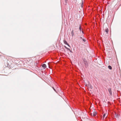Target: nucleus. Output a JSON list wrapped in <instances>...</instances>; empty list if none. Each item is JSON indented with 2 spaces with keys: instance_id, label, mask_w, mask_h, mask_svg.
I'll list each match as a JSON object with an SVG mask.
<instances>
[{
  "instance_id": "obj_18",
  "label": "nucleus",
  "mask_w": 121,
  "mask_h": 121,
  "mask_svg": "<svg viewBox=\"0 0 121 121\" xmlns=\"http://www.w3.org/2000/svg\"><path fill=\"white\" fill-rule=\"evenodd\" d=\"M64 47L66 49H67V48H68L66 46H64Z\"/></svg>"
},
{
  "instance_id": "obj_7",
  "label": "nucleus",
  "mask_w": 121,
  "mask_h": 121,
  "mask_svg": "<svg viewBox=\"0 0 121 121\" xmlns=\"http://www.w3.org/2000/svg\"><path fill=\"white\" fill-rule=\"evenodd\" d=\"M108 69H112V67L110 65H109L108 66Z\"/></svg>"
},
{
  "instance_id": "obj_13",
  "label": "nucleus",
  "mask_w": 121,
  "mask_h": 121,
  "mask_svg": "<svg viewBox=\"0 0 121 121\" xmlns=\"http://www.w3.org/2000/svg\"><path fill=\"white\" fill-rule=\"evenodd\" d=\"M79 30L81 32V27L80 26L79 27Z\"/></svg>"
},
{
  "instance_id": "obj_19",
  "label": "nucleus",
  "mask_w": 121,
  "mask_h": 121,
  "mask_svg": "<svg viewBox=\"0 0 121 121\" xmlns=\"http://www.w3.org/2000/svg\"><path fill=\"white\" fill-rule=\"evenodd\" d=\"M92 88H93V87H92V86H91V89H92Z\"/></svg>"
},
{
  "instance_id": "obj_15",
  "label": "nucleus",
  "mask_w": 121,
  "mask_h": 121,
  "mask_svg": "<svg viewBox=\"0 0 121 121\" xmlns=\"http://www.w3.org/2000/svg\"><path fill=\"white\" fill-rule=\"evenodd\" d=\"M79 38L81 39H83L81 37H79Z\"/></svg>"
},
{
  "instance_id": "obj_22",
  "label": "nucleus",
  "mask_w": 121,
  "mask_h": 121,
  "mask_svg": "<svg viewBox=\"0 0 121 121\" xmlns=\"http://www.w3.org/2000/svg\"><path fill=\"white\" fill-rule=\"evenodd\" d=\"M65 0V2H66V1L67 0Z\"/></svg>"
},
{
  "instance_id": "obj_17",
  "label": "nucleus",
  "mask_w": 121,
  "mask_h": 121,
  "mask_svg": "<svg viewBox=\"0 0 121 121\" xmlns=\"http://www.w3.org/2000/svg\"><path fill=\"white\" fill-rule=\"evenodd\" d=\"M69 51L70 52L72 53H73V52H72V51L71 50Z\"/></svg>"
},
{
  "instance_id": "obj_12",
  "label": "nucleus",
  "mask_w": 121,
  "mask_h": 121,
  "mask_svg": "<svg viewBox=\"0 0 121 121\" xmlns=\"http://www.w3.org/2000/svg\"><path fill=\"white\" fill-rule=\"evenodd\" d=\"M82 40L84 42H86V40L85 39H82Z\"/></svg>"
},
{
  "instance_id": "obj_16",
  "label": "nucleus",
  "mask_w": 121,
  "mask_h": 121,
  "mask_svg": "<svg viewBox=\"0 0 121 121\" xmlns=\"http://www.w3.org/2000/svg\"><path fill=\"white\" fill-rule=\"evenodd\" d=\"M67 49L68 50H69V51L70 50V49H69V48H67Z\"/></svg>"
},
{
  "instance_id": "obj_21",
  "label": "nucleus",
  "mask_w": 121,
  "mask_h": 121,
  "mask_svg": "<svg viewBox=\"0 0 121 121\" xmlns=\"http://www.w3.org/2000/svg\"><path fill=\"white\" fill-rule=\"evenodd\" d=\"M82 32L83 34H84V32L83 31H82Z\"/></svg>"
},
{
  "instance_id": "obj_14",
  "label": "nucleus",
  "mask_w": 121,
  "mask_h": 121,
  "mask_svg": "<svg viewBox=\"0 0 121 121\" xmlns=\"http://www.w3.org/2000/svg\"><path fill=\"white\" fill-rule=\"evenodd\" d=\"M52 88H53V89L56 92V90L53 87H52Z\"/></svg>"
},
{
  "instance_id": "obj_6",
  "label": "nucleus",
  "mask_w": 121,
  "mask_h": 121,
  "mask_svg": "<svg viewBox=\"0 0 121 121\" xmlns=\"http://www.w3.org/2000/svg\"><path fill=\"white\" fill-rule=\"evenodd\" d=\"M96 113L95 112H94L93 113V116H95L96 115Z\"/></svg>"
},
{
  "instance_id": "obj_8",
  "label": "nucleus",
  "mask_w": 121,
  "mask_h": 121,
  "mask_svg": "<svg viewBox=\"0 0 121 121\" xmlns=\"http://www.w3.org/2000/svg\"><path fill=\"white\" fill-rule=\"evenodd\" d=\"M119 116L116 113H115V117H116V118H118L119 117Z\"/></svg>"
},
{
  "instance_id": "obj_3",
  "label": "nucleus",
  "mask_w": 121,
  "mask_h": 121,
  "mask_svg": "<svg viewBox=\"0 0 121 121\" xmlns=\"http://www.w3.org/2000/svg\"><path fill=\"white\" fill-rule=\"evenodd\" d=\"M63 42L64 43L66 44L68 46L70 47V46L69 45L68 43L65 40H63Z\"/></svg>"
},
{
  "instance_id": "obj_9",
  "label": "nucleus",
  "mask_w": 121,
  "mask_h": 121,
  "mask_svg": "<svg viewBox=\"0 0 121 121\" xmlns=\"http://www.w3.org/2000/svg\"><path fill=\"white\" fill-rule=\"evenodd\" d=\"M83 1L82 0V4L81 5V7L82 8L83 7Z\"/></svg>"
},
{
  "instance_id": "obj_11",
  "label": "nucleus",
  "mask_w": 121,
  "mask_h": 121,
  "mask_svg": "<svg viewBox=\"0 0 121 121\" xmlns=\"http://www.w3.org/2000/svg\"><path fill=\"white\" fill-rule=\"evenodd\" d=\"M71 34H74V33H73V30L72 31H71Z\"/></svg>"
},
{
  "instance_id": "obj_1",
  "label": "nucleus",
  "mask_w": 121,
  "mask_h": 121,
  "mask_svg": "<svg viewBox=\"0 0 121 121\" xmlns=\"http://www.w3.org/2000/svg\"><path fill=\"white\" fill-rule=\"evenodd\" d=\"M82 60L83 62V63L85 65L86 67L87 68L88 67V65L86 60L85 58H82Z\"/></svg>"
},
{
  "instance_id": "obj_20",
  "label": "nucleus",
  "mask_w": 121,
  "mask_h": 121,
  "mask_svg": "<svg viewBox=\"0 0 121 121\" xmlns=\"http://www.w3.org/2000/svg\"><path fill=\"white\" fill-rule=\"evenodd\" d=\"M71 35H72V37H73V35H74V34H71Z\"/></svg>"
},
{
  "instance_id": "obj_4",
  "label": "nucleus",
  "mask_w": 121,
  "mask_h": 121,
  "mask_svg": "<svg viewBox=\"0 0 121 121\" xmlns=\"http://www.w3.org/2000/svg\"><path fill=\"white\" fill-rule=\"evenodd\" d=\"M42 67L44 69H45L46 68V65L45 64H43L42 65Z\"/></svg>"
},
{
  "instance_id": "obj_10",
  "label": "nucleus",
  "mask_w": 121,
  "mask_h": 121,
  "mask_svg": "<svg viewBox=\"0 0 121 121\" xmlns=\"http://www.w3.org/2000/svg\"><path fill=\"white\" fill-rule=\"evenodd\" d=\"M105 114L104 113V114L103 116V119H104V118L105 117Z\"/></svg>"
},
{
  "instance_id": "obj_2",
  "label": "nucleus",
  "mask_w": 121,
  "mask_h": 121,
  "mask_svg": "<svg viewBox=\"0 0 121 121\" xmlns=\"http://www.w3.org/2000/svg\"><path fill=\"white\" fill-rule=\"evenodd\" d=\"M108 90L109 91V93L110 95H112V91L111 89L110 88H108Z\"/></svg>"
},
{
  "instance_id": "obj_23",
  "label": "nucleus",
  "mask_w": 121,
  "mask_h": 121,
  "mask_svg": "<svg viewBox=\"0 0 121 121\" xmlns=\"http://www.w3.org/2000/svg\"><path fill=\"white\" fill-rule=\"evenodd\" d=\"M49 63H48V65H49Z\"/></svg>"
},
{
  "instance_id": "obj_5",
  "label": "nucleus",
  "mask_w": 121,
  "mask_h": 121,
  "mask_svg": "<svg viewBox=\"0 0 121 121\" xmlns=\"http://www.w3.org/2000/svg\"><path fill=\"white\" fill-rule=\"evenodd\" d=\"M105 31L106 32L107 34H108V28H107L105 30Z\"/></svg>"
}]
</instances>
